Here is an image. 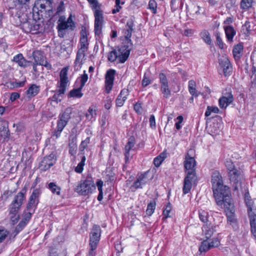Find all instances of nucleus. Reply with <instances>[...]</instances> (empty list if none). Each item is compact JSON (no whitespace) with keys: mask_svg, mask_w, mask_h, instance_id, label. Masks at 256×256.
<instances>
[{"mask_svg":"<svg viewBox=\"0 0 256 256\" xmlns=\"http://www.w3.org/2000/svg\"><path fill=\"white\" fill-rule=\"evenodd\" d=\"M214 196L218 206L225 211L232 212L234 210V204L231 198L229 188L226 186H222L212 190Z\"/></svg>","mask_w":256,"mask_h":256,"instance_id":"obj_1","label":"nucleus"},{"mask_svg":"<svg viewBox=\"0 0 256 256\" xmlns=\"http://www.w3.org/2000/svg\"><path fill=\"white\" fill-rule=\"evenodd\" d=\"M132 49L128 46H122L118 49L113 48L108 54V59L110 62H114L118 58L120 63H124L128 58Z\"/></svg>","mask_w":256,"mask_h":256,"instance_id":"obj_2","label":"nucleus"},{"mask_svg":"<svg viewBox=\"0 0 256 256\" xmlns=\"http://www.w3.org/2000/svg\"><path fill=\"white\" fill-rule=\"evenodd\" d=\"M225 165L228 172L229 178L233 190L238 191L240 186V168H236L230 160H226Z\"/></svg>","mask_w":256,"mask_h":256,"instance_id":"obj_3","label":"nucleus"},{"mask_svg":"<svg viewBox=\"0 0 256 256\" xmlns=\"http://www.w3.org/2000/svg\"><path fill=\"white\" fill-rule=\"evenodd\" d=\"M96 190L93 178L90 174H88L84 180H81L75 189V191L80 195L86 196L92 194Z\"/></svg>","mask_w":256,"mask_h":256,"instance_id":"obj_4","label":"nucleus"},{"mask_svg":"<svg viewBox=\"0 0 256 256\" xmlns=\"http://www.w3.org/2000/svg\"><path fill=\"white\" fill-rule=\"evenodd\" d=\"M68 68H64L62 70L60 74V82L59 90L52 97V100L56 102L62 100V95L64 94L67 84L68 82Z\"/></svg>","mask_w":256,"mask_h":256,"instance_id":"obj_5","label":"nucleus"},{"mask_svg":"<svg viewBox=\"0 0 256 256\" xmlns=\"http://www.w3.org/2000/svg\"><path fill=\"white\" fill-rule=\"evenodd\" d=\"M26 192V190L24 188L14 196L13 201L10 206L12 212H18L25 200Z\"/></svg>","mask_w":256,"mask_h":256,"instance_id":"obj_6","label":"nucleus"},{"mask_svg":"<svg viewBox=\"0 0 256 256\" xmlns=\"http://www.w3.org/2000/svg\"><path fill=\"white\" fill-rule=\"evenodd\" d=\"M196 162L194 158L190 156L188 152L184 161V167L186 175L196 176Z\"/></svg>","mask_w":256,"mask_h":256,"instance_id":"obj_7","label":"nucleus"},{"mask_svg":"<svg viewBox=\"0 0 256 256\" xmlns=\"http://www.w3.org/2000/svg\"><path fill=\"white\" fill-rule=\"evenodd\" d=\"M242 192L244 203L247 208L248 214H253L256 213V208L254 206V202L250 196L248 188L244 186Z\"/></svg>","mask_w":256,"mask_h":256,"instance_id":"obj_8","label":"nucleus"},{"mask_svg":"<svg viewBox=\"0 0 256 256\" xmlns=\"http://www.w3.org/2000/svg\"><path fill=\"white\" fill-rule=\"evenodd\" d=\"M134 24L132 19H130L128 20L126 28L124 30V36L126 40V44L124 46H128V48L132 50L133 44L130 39L132 32L134 30Z\"/></svg>","mask_w":256,"mask_h":256,"instance_id":"obj_9","label":"nucleus"},{"mask_svg":"<svg viewBox=\"0 0 256 256\" xmlns=\"http://www.w3.org/2000/svg\"><path fill=\"white\" fill-rule=\"evenodd\" d=\"M148 173V171H146L144 172L138 174L136 176V180L130 186V188L132 191H134L138 188H142V186L145 185L149 182V179L147 176Z\"/></svg>","mask_w":256,"mask_h":256,"instance_id":"obj_10","label":"nucleus"},{"mask_svg":"<svg viewBox=\"0 0 256 256\" xmlns=\"http://www.w3.org/2000/svg\"><path fill=\"white\" fill-rule=\"evenodd\" d=\"M101 234V229L100 226L94 225L91 230L90 234V245L91 248V250H94L97 247Z\"/></svg>","mask_w":256,"mask_h":256,"instance_id":"obj_11","label":"nucleus"},{"mask_svg":"<svg viewBox=\"0 0 256 256\" xmlns=\"http://www.w3.org/2000/svg\"><path fill=\"white\" fill-rule=\"evenodd\" d=\"M94 32L96 36L100 37L104 22L102 11L99 8L94 10Z\"/></svg>","mask_w":256,"mask_h":256,"instance_id":"obj_12","label":"nucleus"},{"mask_svg":"<svg viewBox=\"0 0 256 256\" xmlns=\"http://www.w3.org/2000/svg\"><path fill=\"white\" fill-rule=\"evenodd\" d=\"M42 194L41 190L38 188L34 190L30 195L26 206V210L32 212L35 210L39 202V197Z\"/></svg>","mask_w":256,"mask_h":256,"instance_id":"obj_13","label":"nucleus"},{"mask_svg":"<svg viewBox=\"0 0 256 256\" xmlns=\"http://www.w3.org/2000/svg\"><path fill=\"white\" fill-rule=\"evenodd\" d=\"M72 114V109L70 108H66L64 112L60 114L58 116L56 127L60 129L64 130L70 119Z\"/></svg>","mask_w":256,"mask_h":256,"instance_id":"obj_14","label":"nucleus"},{"mask_svg":"<svg viewBox=\"0 0 256 256\" xmlns=\"http://www.w3.org/2000/svg\"><path fill=\"white\" fill-rule=\"evenodd\" d=\"M23 27L25 31L28 32H30L32 34H36L42 32V26L41 24L36 22H34L32 24L26 22L27 18L23 19Z\"/></svg>","mask_w":256,"mask_h":256,"instance_id":"obj_15","label":"nucleus"},{"mask_svg":"<svg viewBox=\"0 0 256 256\" xmlns=\"http://www.w3.org/2000/svg\"><path fill=\"white\" fill-rule=\"evenodd\" d=\"M56 161V156L54 153H51L50 155L46 156L40 164V168L44 171L49 169L54 166Z\"/></svg>","mask_w":256,"mask_h":256,"instance_id":"obj_16","label":"nucleus"},{"mask_svg":"<svg viewBox=\"0 0 256 256\" xmlns=\"http://www.w3.org/2000/svg\"><path fill=\"white\" fill-rule=\"evenodd\" d=\"M75 28V23L72 20V16L70 15L66 21L65 18L60 16L58 20V28L59 31L69 29L72 30Z\"/></svg>","mask_w":256,"mask_h":256,"instance_id":"obj_17","label":"nucleus"},{"mask_svg":"<svg viewBox=\"0 0 256 256\" xmlns=\"http://www.w3.org/2000/svg\"><path fill=\"white\" fill-rule=\"evenodd\" d=\"M116 70L112 69L108 70L106 74L105 86L107 93H110L112 89Z\"/></svg>","mask_w":256,"mask_h":256,"instance_id":"obj_18","label":"nucleus"},{"mask_svg":"<svg viewBox=\"0 0 256 256\" xmlns=\"http://www.w3.org/2000/svg\"><path fill=\"white\" fill-rule=\"evenodd\" d=\"M196 176L186 175L184 180L183 193L186 194L192 188V182L195 180Z\"/></svg>","mask_w":256,"mask_h":256,"instance_id":"obj_19","label":"nucleus"},{"mask_svg":"<svg viewBox=\"0 0 256 256\" xmlns=\"http://www.w3.org/2000/svg\"><path fill=\"white\" fill-rule=\"evenodd\" d=\"M212 190L224 185L222 176L218 172H215L212 174Z\"/></svg>","mask_w":256,"mask_h":256,"instance_id":"obj_20","label":"nucleus"},{"mask_svg":"<svg viewBox=\"0 0 256 256\" xmlns=\"http://www.w3.org/2000/svg\"><path fill=\"white\" fill-rule=\"evenodd\" d=\"M220 66L222 68L224 74L226 76L230 72L231 67L228 59L225 56H222L219 59Z\"/></svg>","mask_w":256,"mask_h":256,"instance_id":"obj_21","label":"nucleus"},{"mask_svg":"<svg viewBox=\"0 0 256 256\" xmlns=\"http://www.w3.org/2000/svg\"><path fill=\"white\" fill-rule=\"evenodd\" d=\"M128 93L129 92L128 89L124 88L121 90L116 100V104L117 106L120 107L124 105L126 100L127 99Z\"/></svg>","mask_w":256,"mask_h":256,"instance_id":"obj_22","label":"nucleus"},{"mask_svg":"<svg viewBox=\"0 0 256 256\" xmlns=\"http://www.w3.org/2000/svg\"><path fill=\"white\" fill-rule=\"evenodd\" d=\"M135 144V140L134 136H130L128 140V142L125 146L124 148V156H125V160L126 162H127L128 160V158L130 156V150H133V148L134 147Z\"/></svg>","mask_w":256,"mask_h":256,"instance_id":"obj_23","label":"nucleus"},{"mask_svg":"<svg viewBox=\"0 0 256 256\" xmlns=\"http://www.w3.org/2000/svg\"><path fill=\"white\" fill-rule=\"evenodd\" d=\"M52 0H38L37 4L40 5V10H44L46 12H50L52 10Z\"/></svg>","mask_w":256,"mask_h":256,"instance_id":"obj_24","label":"nucleus"},{"mask_svg":"<svg viewBox=\"0 0 256 256\" xmlns=\"http://www.w3.org/2000/svg\"><path fill=\"white\" fill-rule=\"evenodd\" d=\"M8 122L5 120H0V138H5L8 134Z\"/></svg>","mask_w":256,"mask_h":256,"instance_id":"obj_25","label":"nucleus"},{"mask_svg":"<svg viewBox=\"0 0 256 256\" xmlns=\"http://www.w3.org/2000/svg\"><path fill=\"white\" fill-rule=\"evenodd\" d=\"M215 226L210 224H205L203 226L202 234L205 236L206 240L209 239L212 236L214 231V228Z\"/></svg>","mask_w":256,"mask_h":256,"instance_id":"obj_26","label":"nucleus"},{"mask_svg":"<svg viewBox=\"0 0 256 256\" xmlns=\"http://www.w3.org/2000/svg\"><path fill=\"white\" fill-rule=\"evenodd\" d=\"M232 101V96L231 94H228L227 96H223L220 98L219 106L220 108H226Z\"/></svg>","mask_w":256,"mask_h":256,"instance_id":"obj_27","label":"nucleus"},{"mask_svg":"<svg viewBox=\"0 0 256 256\" xmlns=\"http://www.w3.org/2000/svg\"><path fill=\"white\" fill-rule=\"evenodd\" d=\"M252 236L256 238V213L248 214Z\"/></svg>","mask_w":256,"mask_h":256,"instance_id":"obj_28","label":"nucleus"},{"mask_svg":"<svg viewBox=\"0 0 256 256\" xmlns=\"http://www.w3.org/2000/svg\"><path fill=\"white\" fill-rule=\"evenodd\" d=\"M32 56L36 64H42L46 57L44 56L43 52L40 50H34L32 52Z\"/></svg>","mask_w":256,"mask_h":256,"instance_id":"obj_29","label":"nucleus"},{"mask_svg":"<svg viewBox=\"0 0 256 256\" xmlns=\"http://www.w3.org/2000/svg\"><path fill=\"white\" fill-rule=\"evenodd\" d=\"M226 36L228 42H233V37L236 34V32L234 28L230 26H224Z\"/></svg>","mask_w":256,"mask_h":256,"instance_id":"obj_30","label":"nucleus"},{"mask_svg":"<svg viewBox=\"0 0 256 256\" xmlns=\"http://www.w3.org/2000/svg\"><path fill=\"white\" fill-rule=\"evenodd\" d=\"M196 84L194 80H190L188 82V91L191 95L194 97H197L199 94H201L200 92H198L196 90Z\"/></svg>","mask_w":256,"mask_h":256,"instance_id":"obj_31","label":"nucleus"},{"mask_svg":"<svg viewBox=\"0 0 256 256\" xmlns=\"http://www.w3.org/2000/svg\"><path fill=\"white\" fill-rule=\"evenodd\" d=\"M40 91V86L35 84H32L26 91L28 98H32L36 96Z\"/></svg>","mask_w":256,"mask_h":256,"instance_id":"obj_32","label":"nucleus"},{"mask_svg":"<svg viewBox=\"0 0 256 256\" xmlns=\"http://www.w3.org/2000/svg\"><path fill=\"white\" fill-rule=\"evenodd\" d=\"M83 88L79 86L78 88H75L71 90L68 94V96L70 98H80L82 96L83 94L82 92V90Z\"/></svg>","mask_w":256,"mask_h":256,"instance_id":"obj_33","label":"nucleus"},{"mask_svg":"<svg viewBox=\"0 0 256 256\" xmlns=\"http://www.w3.org/2000/svg\"><path fill=\"white\" fill-rule=\"evenodd\" d=\"M96 116V110L94 106H90L88 110V112L86 114V117L88 120H92L93 118L95 119Z\"/></svg>","mask_w":256,"mask_h":256,"instance_id":"obj_34","label":"nucleus"},{"mask_svg":"<svg viewBox=\"0 0 256 256\" xmlns=\"http://www.w3.org/2000/svg\"><path fill=\"white\" fill-rule=\"evenodd\" d=\"M48 188L53 194H56L58 196L60 194L61 188L55 182H51L48 184Z\"/></svg>","mask_w":256,"mask_h":256,"instance_id":"obj_35","label":"nucleus"},{"mask_svg":"<svg viewBox=\"0 0 256 256\" xmlns=\"http://www.w3.org/2000/svg\"><path fill=\"white\" fill-rule=\"evenodd\" d=\"M246 19L247 18H246L244 24L242 26L241 28V34L244 36L245 38L249 36L250 32V22Z\"/></svg>","mask_w":256,"mask_h":256,"instance_id":"obj_36","label":"nucleus"},{"mask_svg":"<svg viewBox=\"0 0 256 256\" xmlns=\"http://www.w3.org/2000/svg\"><path fill=\"white\" fill-rule=\"evenodd\" d=\"M184 0H171L170 7L172 12H174L178 8H182Z\"/></svg>","mask_w":256,"mask_h":256,"instance_id":"obj_37","label":"nucleus"},{"mask_svg":"<svg viewBox=\"0 0 256 256\" xmlns=\"http://www.w3.org/2000/svg\"><path fill=\"white\" fill-rule=\"evenodd\" d=\"M13 61L16 62L20 66H25L27 62L21 54L14 56L13 58Z\"/></svg>","mask_w":256,"mask_h":256,"instance_id":"obj_38","label":"nucleus"},{"mask_svg":"<svg viewBox=\"0 0 256 256\" xmlns=\"http://www.w3.org/2000/svg\"><path fill=\"white\" fill-rule=\"evenodd\" d=\"M201 38L208 44H212V40L209 32L206 30H203L200 34Z\"/></svg>","mask_w":256,"mask_h":256,"instance_id":"obj_39","label":"nucleus"},{"mask_svg":"<svg viewBox=\"0 0 256 256\" xmlns=\"http://www.w3.org/2000/svg\"><path fill=\"white\" fill-rule=\"evenodd\" d=\"M232 54L236 61L238 63L240 62V44H237L234 46Z\"/></svg>","mask_w":256,"mask_h":256,"instance_id":"obj_40","label":"nucleus"},{"mask_svg":"<svg viewBox=\"0 0 256 256\" xmlns=\"http://www.w3.org/2000/svg\"><path fill=\"white\" fill-rule=\"evenodd\" d=\"M160 91L164 98H168L171 96V91L168 85L160 86Z\"/></svg>","mask_w":256,"mask_h":256,"instance_id":"obj_41","label":"nucleus"},{"mask_svg":"<svg viewBox=\"0 0 256 256\" xmlns=\"http://www.w3.org/2000/svg\"><path fill=\"white\" fill-rule=\"evenodd\" d=\"M9 210L11 224L12 225H14L18 222L20 218V216L18 214V212H10V208H9Z\"/></svg>","mask_w":256,"mask_h":256,"instance_id":"obj_42","label":"nucleus"},{"mask_svg":"<svg viewBox=\"0 0 256 256\" xmlns=\"http://www.w3.org/2000/svg\"><path fill=\"white\" fill-rule=\"evenodd\" d=\"M206 240H204L201 242V244L198 249V250L200 253L206 252L210 249Z\"/></svg>","mask_w":256,"mask_h":256,"instance_id":"obj_43","label":"nucleus"},{"mask_svg":"<svg viewBox=\"0 0 256 256\" xmlns=\"http://www.w3.org/2000/svg\"><path fill=\"white\" fill-rule=\"evenodd\" d=\"M156 204L154 201L151 202L148 205L146 210V214L148 216H150L154 212Z\"/></svg>","mask_w":256,"mask_h":256,"instance_id":"obj_44","label":"nucleus"},{"mask_svg":"<svg viewBox=\"0 0 256 256\" xmlns=\"http://www.w3.org/2000/svg\"><path fill=\"white\" fill-rule=\"evenodd\" d=\"M10 234L9 231L4 228H0V243H2L8 238Z\"/></svg>","mask_w":256,"mask_h":256,"instance_id":"obj_45","label":"nucleus"},{"mask_svg":"<svg viewBox=\"0 0 256 256\" xmlns=\"http://www.w3.org/2000/svg\"><path fill=\"white\" fill-rule=\"evenodd\" d=\"M34 211H31L30 210H25L24 214V218L22 220V222H25L26 224H27L29 220H30L32 215L34 213Z\"/></svg>","mask_w":256,"mask_h":256,"instance_id":"obj_46","label":"nucleus"},{"mask_svg":"<svg viewBox=\"0 0 256 256\" xmlns=\"http://www.w3.org/2000/svg\"><path fill=\"white\" fill-rule=\"evenodd\" d=\"M148 8L150 9L153 14L157 13V3L155 0L149 1Z\"/></svg>","mask_w":256,"mask_h":256,"instance_id":"obj_47","label":"nucleus"},{"mask_svg":"<svg viewBox=\"0 0 256 256\" xmlns=\"http://www.w3.org/2000/svg\"><path fill=\"white\" fill-rule=\"evenodd\" d=\"M86 157L85 156H83L81 161L80 162H79L78 164V166L75 168V172L77 173L80 174L82 172L83 170H84V162L86 161Z\"/></svg>","mask_w":256,"mask_h":256,"instance_id":"obj_48","label":"nucleus"},{"mask_svg":"<svg viewBox=\"0 0 256 256\" xmlns=\"http://www.w3.org/2000/svg\"><path fill=\"white\" fill-rule=\"evenodd\" d=\"M219 112V109L216 106H208L205 112V116H208L210 115L212 112L218 114Z\"/></svg>","mask_w":256,"mask_h":256,"instance_id":"obj_49","label":"nucleus"},{"mask_svg":"<svg viewBox=\"0 0 256 256\" xmlns=\"http://www.w3.org/2000/svg\"><path fill=\"white\" fill-rule=\"evenodd\" d=\"M158 78L160 86L168 85V80L164 74L162 72L160 73Z\"/></svg>","mask_w":256,"mask_h":256,"instance_id":"obj_50","label":"nucleus"},{"mask_svg":"<svg viewBox=\"0 0 256 256\" xmlns=\"http://www.w3.org/2000/svg\"><path fill=\"white\" fill-rule=\"evenodd\" d=\"M253 0H242L241 8L243 9H248L252 6Z\"/></svg>","mask_w":256,"mask_h":256,"instance_id":"obj_51","label":"nucleus"},{"mask_svg":"<svg viewBox=\"0 0 256 256\" xmlns=\"http://www.w3.org/2000/svg\"><path fill=\"white\" fill-rule=\"evenodd\" d=\"M172 209V206L170 202L168 203L163 210L162 214L164 215V218H166L170 216L169 213L171 212Z\"/></svg>","mask_w":256,"mask_h":256,"instance_id":"obj_52","label":"nucleus"},{"mask_svg":"<svg viewBox=\"0 0 256 256\" xmlns=\"http://www.w3.org/2000/svg\"><path fill=\"white\" fill-rule=\"evenodd\" d=\"M219 124L218 122H214L210 126V128H211L210 132L214 134H218L220 132L219 127Z\"/></svg>","mask_w":256,"mask_h":256,"instance_id":"obj_53","label":"nucleus"},{"mask_svg":"<svg viewBox=\"0 0 256 256\" xmlns=\"http://www.w3.org/2000/svg\"><path fill=\"white\" fill-rule=\"evenodd\" d=\"M199 218L201 221L205 223L208 221V213L203 210L199 211Z\"/></svg>","mask_w":256,"mask_h":256,"instance_id":"obj_54","label":"nucleus"},{"mask_svg":"<svg viewBox=\"0 0 256 256\" xmlns=\"http://www.w3.org/2000/svg\"><path fill=\"white\" fill-rule=\"evenodd\" d=\"M85 52L83 50H78L76 54V57L74 63L76 64L80 62V61L82 62V59L85 56Z\"/></svg>","mask_w":256,"mask_h":256,"instance_id":"obj_55","label":"nucleus"},{"mask_svg":"<svg viewBox=\"0 0 256 256\" xmlns=\"http://www.w3.org/2000/svg\"><path fill=\"white\" fill-rule=\"evenodd\" d=\"M90 142V138L88 137L86 140H82L79 146V150L80 151L82 152L88 146V144Z\"/></svg>","mask_w":256,"mask_h":256,"instance_id":"obj_56","label":"nucleus"},{"mask_svg":"<svg viewBox=\"0 0 256 256\" xmlns=\"http://www.w3.org/2000/svg\"><path fill=\"white\" fill-rule=\"evenodd\" d=\"M26 225L25 222H22V220L18 224L16 227L14 232L16 233L15 236L18 234Z\"/></svg>","mask_w":256,"mask_h":256,"instance_id":"obj_57","label":"nucleus"},{"mask_svg":"<svg viewBox=\"0 0 256 256\" xmlns=\"http://www.w3.org/2000/svg\"><path fill=\"white\" fill-rule=\"evenodd\" d=\"M210 248H217L220 244V242L218 238H214L210 242H208Z\"/></svg>","mask_w":256,"mask_h":256,"instance_id":"obj_58","label":"nucleus"},{"mask_svg":"<svg viewBox=\"0 0 256 256\" xmlns=\"http://www.w3.org/2000/svg\"><path fill=\"white\" fill-rule=\"evenodd\" d=\"M77 146L76 144L72 143L69 144V153L72 155H74L76 152Z\"/></svg>","mask_w":256,"mask_h":256,"instance_id":"obj_59","label":"nucleus"},{"mask_svg":"<svg viewBox=\"0 0 256 256\" xmlns=\"http://www.w3.org/2000/svg\"><path fill=\"white\" fill-rule=\"evenodd\" d=\"M88 79V76L86 74V71H84V74L80 77V86L81 88H84L86 82H87Z\"/></svg>","mask_w":256,"mask_h":256,"instance_id":"obj_60","label":"nucleus"},{"mask_svg":"<svg viewBox=\"0 0 256 256\" xmlns=\"http://www.w3.org/2000/svg\"><path fill=\"white\" fill-rule=\"evenodd\" d=\"M216 45L220 49H222L224 48V44L220 36V35L218 34H217L216 36Z\"/></svg>","mask_w":256,"mask_h":256,"instance_id":"obj_61","label":"nucleus"},{"mask_svg":"<svg viewBox=\"0 0 256 256\" xmlns=\"http://www.w3.org/2000/svg\"><path fill=\"white\" fill-rule=\"evenodd\" d=\"M88 2L92 5V10H96L100 8V4L96 0H87Z\"/></svg>","mask_w":256,"mask_h":256,"instance_id":"obj_62","label":"nucleus"},{"mask_svg":"<svg viewBox=\"0 0 256 256\" xmlns=\"http://www.w3.org/2000/svg\"><path fill=\"white\" fill-rule=\"evenodd\" d=\"M250 90L252 92V94H255L256 93V77L254 78L253 81L252 82L250 88Z\"/></svg>","mask_w":256,"mask_h":256,"instance_id":"obj_63","label":"nucleus"},{"mask_svg":"<svg viewBox=\"0 0 256 256\" xmlns=\"http://www.w3.org/2000/svg\"><path fill=\"white\" fill-rule=\"evenodd\" d=\"M151 83L150 79L146 77V74L144 75L143 80H142V86L146 87Z\"/></svg>","mask_w":256,"mask_h":256,"instance_id":"obj_64","label":"nucleus"}]
</instances>
